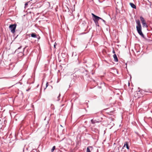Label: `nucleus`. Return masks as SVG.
Instances as JSON below:
<instances>
[{
  "label": "nucleus",
  "mask_w": 152,
  "mask_h": 152,
  "mask_svg": "<svg viewBox=\"0 0 152 152\" xmlns=\"http://www.w3.org/2000/svg\"><path fill=\"white\" fill-rule=\"evenodd\" d=\"M130 5L131 6V7L135 9L136 8V6L133 3H130Z\"/></svg>",
  "instance_id": "obj_8"
},
{
  "label": "nucleus",
  "mask_w": 152,
  "mask_h": 152,
  "mask_svg": "<svg viewBox=\"0 0 152 152\" xmlns=\"http://www.w3.org/2000/svg\"><path fill=\"white\" fill-rule=\"evenodd\" d=\"M142 26L143 27L147 28L148 27V26L147 25L146 23L142 24Z\"/></svg>",
  "instance_id": "obj_11"
},
{
  "label": "nucleus",
  "mask_w": 152,
  "mask_h": 152,
  "mask_svg": "<svg viewBox=\"0 0 152 152\" xmlns=\"http://www.w3.org/2000/svg\"><path fill=\"white\" fill-rule=\"evenodd\" d=\"M60 95H61L60 94H59V96H58V100H59V98H60Z\"/></svg>",
  "instance_id": "obj_20"
},
{
  "label": "nucleus",
  "mask_w": 152,
  "mask_h": 152,
  "mask_svg": "<svg viewBox=\"0 0 152 152\" xmlns=\"http://www.w3.org/2000/svg\"><path fill=\"white\" fill-rule=\"evenodd\" d=\"M24 54L23 52H20L18 53L17 56L18 57H21L24 55Z\"/></svg>",
  "instance_id": "obj_4"
},
{
  "label": "nucleus",
  "mask_w": 152,
  "mask_h": 152,
  "mask_svg": "<svg viewBox=\"0 0 152 152\" xmlns=\"http://www.w3.org/2000/svg\"><path fill=\"white\" fill-rule=\"evenodd\" d=\"M31 36V37L33 38H36L37 37V35L36 34L34 33H32L31 34H30Z\"/></svg>",
  "instance_id": "obj_7"
},
{
  "label": "nucleus",
  "mask_w": 152,
  "mask_h": 152,
  "mask_svg": "<svg viewBox=\"0 0 152 152\" xmlns=\"http://www.w3.org/2000/svg\"><path fill=\"white\" fill-rule=\"evenodd\" d=\"M56 147L55 146H53L51 149V152H53L54 151Z\"/></svg>",
  "instance_id": "obj_14"
},
{
  "label": "nucleus",
  "mask_w": 152,
  "mask_h": 152,
  "mask_svg": "<svg viewBox=\"0 0 152 152\" xmlns=\"http://www.w3.org/2000/svg\"><path fill=\"white\" fill-rule=\"evenodd\" d=\"M91 15L93 18V20L95 24L98 27H99V26L98 21L100 20V19H101V18L95 15L93 13H91Z\"/></svg>",
  "instance_id": "obj_2"
},
{
  "label": "nucleus",
  "mask_w": 152,
  "mask_h": 152,
  "mask_svg": "<svg viewBox=\"0 0 152 152\" xmlns=\"http://www.w3.org/2000/svg\"><path fill=\"white\" fill-rule=\"evenodd\" d=\"M28 90H26V91H28Z\"/></svg>",
  "instance_id": "obj_26"
},
{
  "label": "nucleus",
  "mask_w": 152,
  "mask_h": 152,
  "mask_svg": "<svg viewBox=\"0 0 152 152\" xmlns=\"http://www.w3.org/2000/svg\"><path fill=\"white\" fill-rule=\"evenodd\" d=\"M91 122L92 124H94L96 123L99 122V121H97L96 120H94L93 119H91Z\"/></svg>",
  "instance_id": "obj_9"
},
{
  "label": "nucleus",
  "mask_w": 152,
  "mask_h": 152,
  "mask_svg": "<svg viewBox=\"0 0 152 152\" xmlns=\"http://www.w3.org/2000/svg\"><path fill=\"white\" fill-rule=\"evenodd\" d=\"M100 20H102L104 23L105 24H106V21L105 20H104L102 18H101V19H100Z\"/></svg>",
  "instance_id": "obj_17"
},
{
  "label": "nucleus",
  "mask_w": 152,
  "mask_h": 152,
  "mask_svg": "<svg viewBox=\"0 0 152 152\" xmlns=\"http://www.w3.org/2000/svg\"><path fill=\"white\" fill-rule=\"evenodd\" d=\"M48 86V82H47L46 84V88L44 89L45 90Z\"/></svg>",
  "instance_id": "obj_16"
},
{
  "label": "nucleus",
  "mask_w": 152,
  "mask_h": 152,
  "mask_svg": "<svg viewBox=\"0 0 152 152\" xmlns=\"http://www.w3.org/2000/svg\"><path fill=\"white\" fill-rule=\"evenodd\" d=\"M125 146H126V148L127 149H129L128 142L127 141L125 142L124 147H125Z\"/></svg>",
  "instance_id": "obj_6"
},
{
  "label": "nucleus",
  "mask_w": 152,
  "mask_h": 152,
  "mask_svg": "<svg viewBox=\"0 0 152 152\" xmlns=\"http://www.w3.org/2000/svg\"><path fill=\"white\" fill-rule=\"evenodd\" d=\"M137 25L136 26L137 30L138 33L142 37H144V35L142 31V27L139 20H135Z\"/></svg>",
  "instance_id": "obj_1"
},
{
  "label": "nucleus",
  "mask_w": 152,
  "mask_h": 152,
  "mask_svg": "<svg viewBox=\"0 0 152 152\" xmlns=\"http://www.w3.org/2000/svg\"><path fill=\"white\" fill-rule=\"evenodd\" d=\"M141 22H142V24L143 23H145L146 22H145V20H144L142 21Z\"/></svg>",
  "instance_id": "obj_19"
},
{
  "label": "nucleus",
  "mask_w": 152,
  "mask_h": 152,
  "mask_svg": "<svg viewBox=\"0 0 152 152\" xmlns=\"http://www.w3.org/2000/svg\"><path fill=\"white\" fill-rule=\"evenodd\" d=\"M16 26V24H11L10 25L9 28L12 33H14L15 32Z\"/></svg>",
  "instance_id": "obj_3"
},
{
  "label": "nucleus",
  "mask_w": 152,
  "mask_h": 152,
  "mask_svg": "<svg viewBox=\"0 0 152 152\" xmlns=\"http://www.w3.org/2000/svg\"><path fill=\"white\" fill-rule=\"evenodd\" d=\"M31 1H32V0H31Z\"/></svg>",
  "instance_id": "obj_27"
},
{
  "label": "nucleus",
  "mask_w": 152,
  "mask_h": 152,
  "mask_svg": "<svg viewBox=\"0 0 152 152\" xmlns=\"http://www.w3.org/2000/svg\"><path fill=\"white\" fill-rule=\"evenodd\" d=\"M26 48H24L23 49V52H24V50Z\"/></svg>",
  "instance_id": "obj_22"
},
{
  "label": "nucleus",
  "mask_w": 152,
  "mask_h": 152,
  "mask_svg": "<svg viewBox=\"0 0 152 152\" xmlns=\"http://www.w3.org/2000/svg\"><path fill=\"white\" fill-rule=\"evenodd\" d=\"M140 18L141 22L145 20L144 18L142 16L140 17Z\"/></svg>",
  "instance_id": "obj_13"
},
{
  "label": "nucleus",
  "mask_w": 152,
  "mask_h": 152,
  "mask_svg": "<svg viewBox=\"0 0 152 152\" xmlns=\"http://www.w3.org/2000/svg\"><path fill=\"white\" fill-rule=\"evenodd\" d=\"M54 47L55 48V44L54 45Z\"/></svg>",
  "instance_id": "obj_23"
},
{
  "label": "nucleus",
  "mask_w": 152,
  "mask_h": 152,
  "mask_svg": "<svg viewBox=\"0 0 152 152\" xmlns=\"http://www.w3.org/2000/svg\"><path fill=\"white\" fill-rule=\"evenodd\" d=\"M113 57L114 59V61L115 62H118V58L117 57V56L116 54H115L113 55Z\"/></svg>",
  "instance_id": "obj_5"
},
{
  "label": "nucleus",
  "mask_w": 152,
  "mask_h": 152,
  "mask_svg": "<svg viewBox=\"0 0 152 152\" xmlns=\"http://www.w3.org/2000/svg\"><path fill=\"white\" fill-rule=\"evenodd\" d=\"M128 85H129H129H130V84H129V83H128Z\"/></svg>",
  "instance_id": "obj_24"
},
{
  "label": "nucleus",
  "mask_w": 152,
  "mask_h": 152,
  "mask_svg": "<svg viewBox=\"0 0 152 152\" xmlns=\"http://www.w3.org/2000/svg\"><path fill=\"white\" fill-rule=\"evenodd\" d=\"M125 147H124V146H123V148H122V149H123Z\"/></svg>",
  "instance_id": "obj_25"
},
{
  "label": "nucleus",
  "mask_w": 152,
  "mask_h": 152,
  "mask_svg": "<svg viewBox=\"0 0 152 152\" xmlns=\"http://www.w3.org/2000/svg\"><path fill=\"white\" fill-rule=\"evenodd\" d=\"M113 53H115V52L114 51V50H113Z\"/></svg>",
  "instance_id": "obj_21"
},
{
  "label": "nucleus",
  "mask_w": 152,
  "mask_h": 152,
  "mask_svg": "<svg viewBox=\"0 0 152 152\" xmlns=\"http://www.w3.org/2000/svg\"><path fill=\"white\" fill-rule=\"evenodd\" d=\"M21 48H22V46H20L19 48H18V49H17L15 51V53H18V50L21 49Z\"/></svg>",
  "instance_id": "obj_12"
},
{
  "label": "nucleus",
  "mask_w": 152,
  "mask_h": 152,
  "mask_svg": "<svg viewBox=\"0 0 152 152\" xmlns=\"http://www.w3.org/2000/svg\"><path fill=\"white\" fill-rule=\"evenodd\" d=\"M30 1H28L25 4V7H27V6L28 5V4L30 3Z\"/></svg>",
  "instance_id": "obj_15"
},
{
  "label": "nucleus",
  "mask_w": 152,
  "mask_h": 152,
  "mask_svg": "<svg viewBox=\"0 0 152 152\" xmlns=\"http://www.w3.org/2000/svg\"><path fill=\"white\" fill-rule=\"evenodd\" d=\"M74 55L75 56H76L77 55V54H76V53H73L72 54V56H73Z\"/></svg>",
  "instance_id": "obj_18"
},
{
  "label": "nucleus",
  "mask_w": 152,
  "mask_h": 152,
  "mask_svg": "<svg viewBox=\"0 0 152 152\" xmlns=\"http://www.w3.org/2000/svg\"><path fill=\"white\" fill-rule=\"evenodd\" d=\"M90 148H92V147L91 146H88L86 149V152H91L90 150L89 149Z\"/></svg>",
  "instance_id": "obj_10"
}]
</instances>
